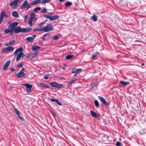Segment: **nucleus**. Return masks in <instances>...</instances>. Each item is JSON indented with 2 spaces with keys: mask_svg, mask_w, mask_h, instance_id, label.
Here are the masks:
<instances>
[{
  "mask_svg": "<svg viewBox=\"0 0 146 146\" xmlns=\"http://www.w3.org/2000/svg\"><path fill=\"white\" fill-rule=\"evenodd\" d=\"M90 113L94 117L97 118L99 117L98 114L96 113L92 110H91L90 111Z\"/></svg>",
  "mask_w": 146,
  "mask_h": 146,
  "instance_id": "nucleus-18",
  "label": "nucleus"
},
{
  "mask_svg": "<svg viewBox=\"0 0 146 146\" xmlns=\"http://www.w3.org/2000/svg\"><path fill=\"white\" fill-rule=\"evenodd\" d=\"M25 68H22L20 70V72L17 74V77L19 78L25 76V74L24 72Z\"/></svg>",
  "mask_w": 146,
  "mask_h": 146,
  "instance_id": "nucleus-4",
  "label": "nucleus"
},
{
  "mask_svg": "<svg viewBox=\"0 0 146 146\" xmlns=\"http://www.w3.org/2000/svg\"><path fill=\"white\" fill-rule=\"evenodd\" d=\"M40 48V46H39L36 45L33 46L32 49L36 51L39 50Z\"/></svg>",
  "mask_w": 146,
  "mask_h": 146,
  "instance_id": "nucleus-22",
  "label": "nucleus"
},
{
  "mask_svg": "<svg viewBox=\"0 0 146 146\" xmlns=\"http://www.w3.org/2000/svg\"><path fill=\"white\" fill-rule=\"evenodd\" d=\"M52 13H49L50 14L49 15H47V14L43 16V17H44L46 18H48L49 19H50V16L51 15Z\"/></svg>",
  "mask_w": 146,
  "mask_h": 146,
  "instance_id": "nucleus-32",
  "label": "nucleus"
},
{
  "mask_svg": "<svg viewBox=\"0 0 146 146\" xmlns=\"http://www.w3.org/2000/svg\"><path fill=\"white\" fill-rule=\"evenodd\" d=\"M144 65H145V64H144V63H142V64H141V65H142V66H144Z\"/></svg>",
  "mask_w": 146,
  "mask_h": 146,
  "instance_id": "nucleus-61",
  "label": "nucleus"
},
{
  "mask_svg": "<svg viewBox=\"0 0 146 146\" xmlns=\"http://www.w3.org/2000/svg\"><path fill=\"white\" fill-rule=\"evenodd\" d=\"M50 100L52 102H55L59 106H62V104L60 102L59 100L56 99H54L53 98H51L50 99Z\"/></svg>",
  "mask_w": 146,
  "mask_h": 146,
  "instance_id": "nucleus-13",
  "label": "nucleus"
},
{
  "mask_svg": "<svg viewBox=\"0 0 146 146\" xmlns=\"http://www.w3.org/2000/svg\"><path fill=\"white\" fill-rule=\"evenodd\" d=\"M5 14V11H3L2 12L0 17V25L1 24L3 21Z\"/></svg>",
  "mask_w": 146,
  "mask_h": 146,
  "instance_id": "nucleus-15",
  "label": "nucleus"
},
{
  "mask_svg": "<svg viewBox=\"0 0 146 146\" xmlns=\"http://www.w3.org/2000/svg\"><path fill=\"white\" fill-rule=\"evenodd\" d=\"M4 16H5V17H6V18H7V17H8V15H5H5H4Z\"/></svg>",
  "mask_w": 146,
  "mask_h": 146,
  "instance_id": "nucleus-58",
  "label": "nucleus"
},
{
  "mask_svg": "<svg viewBox=\"0 0 146 146\" xmlns=\"http://www.w3.org/2000/svg\"><path fill=\"white\" fill-rule=\"evenodd\" d=\"M94 103L95 106H96V107L97 108H99L100 106V104L98 101L97 100H95L94 101Z\"/></svg>",
  "mask_w": 146,
  "mask_h": 146,
  "instance_id": "nucleus-30",
  "label": "nucleus"
},
{
  "mask_svg": "<svg viewBox=\"0 0 146 146\" xmlns=\"http://www.w3.org/2000/svg\"><path fill=\"white\" fill-rule=\"evenodd\" d=\"M58 38L59 37L56 36H54L53 37V39L56 40H57L58 39Z\"/></svg>",
  "mask_w": 146,
  "mask_h": 146,
  "instance_id": "nucleus-45",
  "label": "nucleus"
},
{
  "mask_svg": "<svg viewBox=\"0 0 146 146\" xmlns=\"http://www.w3.org/2000/svg\"><path fill=\"white\" fill-rule=\"evenodd\" d=\"M13 87H11V86H10V89H12V88H13Z\"/></svg>",
  "mask_w": 146,
  "mask_h": 146,
  "instance_id": "nucleus-59",
  "label": "nucleus"
},
{
  "mask_svg": "<svg viewBox=\"0 0 146 146\" xmlns=\"http://www.w3.org/2000/svg\"><path fill=\"white\" fill-rule=\"evenodd\" d=\"M26 39V40L29 42H32L33 41V38L31 37H27Z\"/></svg>",
  "mask_w": 146,
  "mask_h": 146,
  "instance_id": "nucleus-31",
  "label": "nucleus"
},
{
  "mask_svg": "<svg viewBox=\"0 0 146 146\" xmlns=\"http://www.w3.org/2000/svg\"><path fill=\"white\" fill-rule=\"evenodd\" d=\"M17 55L16 58V60L17 61H19L21 59V52Z\"/></svg>",
  "mask_w": 146,
  "mask_h": 146,
  "instance_id": "nucleus-25",
  "label": "nucleus"
},
{
  "mask_svg": "<svg viewBox=\"0 0 146 146\" xmlns=\"http://www.w3.org/2000/svg\"><path fill=\"white\" fill-rule=\"evenodd\" d=\"M120 83L124 86H125L129 84V82H126L123 81H121L120 82Z\"/></svg>",
  "mask_w": 146,
  "mask_h": 146,
  "instance_id": "nucleus-20",
  "label": "nucleus"
},
{
  "mask_svg": "<svg viewBox=\"0 0 146 146\" xmlns=\"http://www.w3.org/2000/svg\"><path fill=\"white\" fill-rule=\"evenodd\" d=\"M35 16V14L33 13H31V14L30 18L33 19Z\"/></svg>",
  "mask_w": 146,
  "mask_h": 146,
  "instance_id": "nucleus-40",
  "label": "nucleus"
},
{
  "mask_svg": "<svg viewBox=\"0 0 146 146\" xmlns=\"http://www.w3.org/2000/svg\"><path fill=\"white\" fill-rule=\"evenodd\" d=\"M51 0H42L41 2V3L42 4H44L47 3L50 1Z\"/></svg>",
  "mask_w": 146,
  "mask_h": 146,
  "instance_id": "nucleus-41",
  "label": "nucleus"
},
{
  "mask_svg": "<svg viewBox=\"0 0 146 146\" xmlns=\"http://www.w3.org/2000/svg\"><path fill=\"white\" fill-rule=\"evenodd\" d=\"M52 114H53V115L54 116H55V114L54 113V114L52 113Z\"/></svg>",
  "mask_w": 146,
  "mask_h": 146,
  "instance_id": "nucleus-63",
  "label": "nucleus"
},
{
  "mask_svg": "<svg viewBox=\"0 0 146 146\" xmlns=\"http://www.w3.org/2000/svg\"><path fill=\"white\" fill-rule=\"evenodd\" d=\"M116 145L117 146H121V143L118 141L116 142Z\"/></svg>",
  "mask_w": 146,
  "mask_h": 146,
  "instance_id": "nucleus-42",
  "label": "nucleus"
},
{
  "mask_svg": "<svg viewBox=\"0 0 146 146\" xmlns=\"http://www.w3.org/2000/svg\"><path fill=\"white\" fill-rule=\"evenodd\" d=\"M49 78L48 76V75H45L44 76V78L45 79H48Z\"/></svg>",
  "mask_w": 146,
  "mask_h": 146,
  "instance_id": "nucleus-49",
  "label": "nucleus"
},
{
  "mask_svg": "<svg viewBox=\"0 0 146 146\" xmlns=\"http://www.w3.org/2000/svg\"><path fill=\"white\" fill-rule=\"evenodd\" d=\"M23 66V63H20L19 64L17 65V67H22Z\"/></svg>",
  "mask_w": 146,
  "mask_h": 146,
  "instance_id": "nucleus-44",
  "label": "nucleus"
},
{
  "mask_svg": "<svg viewBox=\"0 0 146 146\" xmlns=\"http://www.w3.org/2000/svg\"><path fill=\"white\" fill-rule=\"evenodd\" d=\"M39 84L41 87L44 88H49V86L46 85L45 83H39Z\"/></svg>",
  "mask_w": 146,
  "mask_h": 146,
  "instance_id": "nucleus-19",
  "label": "nucleus"
},
{
  "mask_svg": "<svg viewBox=\"0 0 146 146\" xmlns=\"http://www.w3.org/2000/svg\"><path fill=\"white\" fill-rule=\"evenodd\" d=\"M10 44L9 43H9H7L5 44V45L6 46H8Z\"/></svg>",
  "mask_w": 146,
  "mask_h": 146,
  "instance_id": "nucleus-55",
  "label": "nucleus"
},
{
  "mask_svg": "<svg viewBox=\"0 0 146 146\" xmlns=\"http://www.w3.org/2000/svg\"><path fill=\"white\" fill-rule=\"evenodd\" d=\"M38 54V51L35 52L33 54V56L32 57V59H34V58L36 57L37 56Z\"/></svg>",
  "mask_w": 146,
  "mask_h": 146,
  "instance_id": "nucleus-28",
  "label": "nucleus"
},
{
  "mask_svg": "<svg viewBox=\"0 0 146 146\" xmlns=\"http://www.w3.org/2000/svg\"><path fill=\"white\" fill-rule=\"evenodd\" d=\"M20 0H14L10 3L11 6L15 5L17 6L18 5V2L20 1Z\"/></svg>",
  "mask_w": 146,
  "mask_h": 146,
  "instance_id": "nucleus-12",
  "label": "nucleus"
},
{
  "mask_svg": "<svg viewBox=\"0 0 146 146\" xmlns=\"http://www.w3.org/2000/svg\"><path fill=\"white\" fill-rule=\"evenodd\" d=\"M59 17L60 16L58 15H53L50 17L49 20L50 21H53L58 19Z\"/></svg>",
  "mask_w": 146,
  "mask_h": 146,
  "instance_id": "nucleus-11",
  "label": "nucleus"
},
{
  "mask_svg": "<svg viewBox=\"0 0 146 146\" xmlns=\"http://www.w3.org/2000/svg\"><path fill=\"white\" fill-rule=\"evenodd\" d=\"M32 29V28L27 27L22 29V33L28 32L31 31Z\"/></svg>",
  "mask_w": 146,
  "mask_h": 146,
  "instance_id": "nucleus-16",
  "label": "nucleus"
},
{
  "mask_svg": "<svg viewBox=\"0 0 146 146\" xmlns=\"http://www.w3.org/2000/svg\"><path fill=\"white\" fill-rule=\"evenodd\" d=\"M91 19L94 21H96L98 19V16L95 15H94L92 16L91 17Z\"/></svg>",
  "mask_w": 146,
  "mask_h": 146,
  "instance_id": "nucleus-23",
  "label": "nucleus"
},
{
  "mask_svg": "<svg viewBox=\"0 0 146 146\" xmlns=\"http://www.w3.org/2000/svg\"><path fill=\"white\" fill-rule=\"evenodd\" d=\"M33 20V19L30 18L28 21V23L29 24V25L31 26H32L33 25L32 22Z\"/></svg>",
  "mask_w": 146,
  "mask_h": 146,
  "instance_id": "nucleus-35",
  "label": "nucleus"
},
{
  "mask_svg": "<svg viewBox=\"0 0 146 146\" xmlns=\"http://www.w3.org/2000/svg\"><path fill=\"white\" fill-rule=\"evenodd\" d=\"M15 110L16 114L19 118L22 121H23L24 120V118L23 117L21 116L22 114L21 113V112L16 108H15Z\"/></svg>",
  "mask_w": 146,
  "mask_h": 146,
  "instance_id": "nucleus-7",
  "label": "nucleus"
},
{
  "mask_svg": "<svg viewBox=\"0 0 146 146\" xmlns=\"http://www.w3.org/2000/svg\"><path fill=\"white\" fill-rule=\"evenodd\" d=\"M65 0H59V1L60 2H62L65 1Z\"/></svg>",
  "mask_w": 146,
  "mask_h": 146,
  "instance_id": "nucleus-57",
  "label": "nucleus"
},
{
  "mask_svg": "<svg viewBox=\"0 0 146 146\" xmlns=\"http://www.w3.org/2000/svg\"><path fill=\"white\" fill-rule=\"evenodd\" d=\"M27 15H26L25 16V19H26L27 18Z\"/></svg>",
  "mask_w": 146,
  "mask_h": 146,
  "instance_id": "nucleus-60",
  "label": "nucleus"
},
{
  "mask_svg": "<svg viewBox=\"0 0 146 146\" xmlns=\"http://www.w3.org/2000/svg\"><path fill=\"white\" fill-rule=\"evenodd\" d=\"M34 9H41L40 7H38L35 8Z\"/></svg>",
  "mask_w": 146,
  "mask_h": 146,
  "instance_id": "nucleus-54",
  "label": "nucleus"
},
{
  "mask_svg": "<svg viewBox=\"0 0 146 146\" xmlns=\"http://www.w3.org/2000/svg\"><path fill=\"white\" fill-rule=\"evenodd\" d=\"M4 31L5 33H8L11 32H13V30L11 29H7L5 30Z\"/></svg>",
  "mask_w": 146,
  "mask_h": 146,
  "instance_id": "nucleus-27",
  "label": "nucleus"
},
{
  "mask_svg": "<svg viewBox=\"0 0 146 146\" xmlns=\"http://www.w3.org/2000/svg\"><path fill=\"white\" fill-rule=\"evenodd\" d=\"M98 54V53L97 52L94 54H92V58L93 59H94V58H96Z\"/></svg>",
  "mask_w": 146,
  "mask_h": 146,
  "instance_id": "nucleus-37",
  "label": "nucleus"
},
{
  "mask_svg": "<svg viewBox=\"0 0 146 146\" xmlns=\"http://www.w3.org/2000/svg\"><path fill=\"white\" fill-rule=\"evenodd\" d=\"M32 88H27L26 91L28 93H30L31 92Z\"/></svg>",
  "mask_w": 146,
  "mask_h": 146,
  "instance_id": "nucleus-39",
  "label": "nucleus"
},
{
  "mask_svg": "<svg viewBox=\"0 0 146 146\" xmlns=\"http://www.w3.org/2000/svg\"><path fill=\"white\" fill-rule=\"evenodd\" d=\"M77 79L74 78L73 79H70L67 82V83L68 84H71L74 83V82L76 81Z\"/></svg>",
  "mask_w": 146,
  "mask_h": 146,
  "instance_id": "nucleus-21",
  "label": "nucleus"
},
{
  "mask_svg": "<svg viewBox=\"0 0 146 146\" xmlns=\"http://www.w3.org/2000/svg\"><path fill=\"white\" fill-rule=\"evenodd\" d=\"M13 31L15 33H17L20 32L22 33V29L20 26H18L16 27L13 29Z\"/></svg>",
  "mask_w": 146,
  "mask_h": 146,
  "instance_id": "nucleus-5",
  "label": "nucleus"
},
{
  "mask_svg": "<svg viewBox=\"0 0 146 146\" xmlns=\"http://www.w3.org/2000/svg\"><path fill=\"white\" fill-rule=\"evenodd\" d=\"M33 31L34 32H35V31H43L42 28L41 29H38L37 28H35L33 30Z\"/></svg>",
  "mask_w": 146,
  "mask_h": 146,
  "instance_id": "nucleus-36",
  "label": "nucleus"
},
{
  "mask_svg": "<svg viewBox=\"0 0 146 146\" xmlns=\"http://www.w3.org/2000/svg\"><path fill=\"white\" fill-rule=\"evenodd\" d=\"M45 21H44V22H42L41 23H40L39 25V26L40 27H41L42 25L45 23Z\"/></svg>",
  "mask_w": 146,
  "mask_h": 146,
  "instance_id": "nucleus-46",
  "label": "nucleus"
},
{
  "mask_svg": "<svg viewBox=\"0 0 146 146\" xmlns=\"http://www.w3.org/2000/svg\"><path fill=\"white\" fill-rule=\"evenodd\" d=\"M10 60H8L5 64L3 67V70H6L7 69L10 63Z\"/></svg>",
  "mask_w": 146,
  "mask_h": 146,
  "instance_id": "nucleus-10",
  "label": "nucleus"
},
{
  "mask_svg": "<svg viewBox=\"0 0 146 146\" xmlns=\"http://www.w3.org/2000/svg\"><path fill=\"white\" fill-rule=\"evenodd\" d=\"M41 0H35L32 2L31 4H28L27 0L25 1L21 6V9L26 8L29 9L31 7V5H34L38 4L41 2Z\"/></svg>",
  "mask_w": 146,
  "mask_h": 146,
  "instance_id": "nucleus-1",
  "label": "nucleus"
},
{
  "mask_svg": "<svg viewBox=\"0 0 146 146\" xmlns=\"http://www.w3.org/2000/svg\"><path fill=\"white\" fill-rule=\"evenodd\" d=\"M1 51L3 52H8V51L7 50V48H6L3 49L1 50Z\"/></svg>",
  "mask_w": 146,
  "mask_h": 146,
  "instance_id": "nucleus-43",
  "label": "nucleus"
},
{
  "mask_svg": "<svg viewBox=\"0 0 146 146\" xmlns=\"http://www.w3.org/2000/svg\"><path fill=\"white\" fill-rule=\"evenodd\" d=\"M77 75V73H75V74L73 75V76H76Z\"/></svg>",
  "mask_w": 146,
  "mask_h": 146,
  "instance_id": "nucleus-56",
  "label": "nucleus"
},
{
  "mask_svg": "<svg viewBox=\"0 0 146 146\" xmlns=\"http://www.w3.org/2000/svg\"><path fill=\"white\" fill-rule=\"evenodd\" d=\"M7 48L8 51L12 50L14 49V48L11 46H8Z\"/></svg>",
  "mask_w": 146,
  "mask_h": 146,
  "instance_id": "nucleus-34",
  "label": "nucleus"
},
{
  "mask_svg": "<svg viewBox=\"0 0 146 146\" xmlns=\"http://www.w3.org/2000/svg\"><path fill=\"white\" fill-rule=\"evenodd\" d=\"M22 85L25 86L27 88H32V85L28 84H22Z\"/></svg>",
  "mask_w": 146,
  "mask_h": 146,
  "instance_id": "nucleus-24",
  "label": "nucleus"
},
{
  "mask_svg": "<svg viewBox=\"0 0 146 146\" xmlns=\"http://www.w3.org/2000/svg\"><path fill=\"white\" fill-rule=\"evenodd\" d=\"M36 36V35H32L31 37L33 38V40L35 38Z\"/></svg>",
  "mask_w": 146,
  "mask_h": 146,
  "instance_id": "nucleus-47",
  "label": "nucleus"
},
{
  "mask_svg": "<svg viewBox=\"0 0 146 146\" xmlns=\"http://www.w3.org/2000/svg\"><path fill=\"white\" fill-rule=\"evenodd\" d=\"M23 48L22 47H19L16 50L15 52H14V54H16L17 53H18L19 52H21V56L22 57H24L25 56V55L23 52Z\"/></svg>",
  "mask_w": 146,
  "mask_h": 146,
  "instance_id": "nucleus-6",
  "label": "nucleus"
},
{
  "mask_svg": "<svg viewBox=\"0 0 146 146\" xmlns=\"http://www.w3.org/2000/svg\"><path fill=\"white\" fill-rule=\"evenodd\" d=\"M96 86V85H93L91 87V89H94V87Z\"/></svg>",
  "mask_w": 146,
  "mask_h": 146,
  "instance_id": "nucleus-53",
  "label": "nucleus"
},
{
  "mask_svg": "<svg viewBox=\"0 0 146 146\" xmlns=\"http://www.w3.org/2000/svg\"><path fill=\"white\" fill-rule=\"evenodd\" d=\"M50 86L56 88L58 89H60L62 87L63 85L62 84H58L56 82H50Z\"/></svg>",
  "mask_w": 146,
  "mask_h": 146,
  "instance_id": "nucleus-2",
  "label": "nucleus"
},
{
  "mask_svg": "<svg viewBox=\"0 0 146 146\" xmlns=\"http://www.w3.org/2000/svg\"><path fill=\"white\" fill-rule=\"evenodd\" d=\"M50 35L49 34V33H46L45 34H44V35H43V36L44 37H45L48 36H49Z\"/></svg>",
  "mask_w": 146,
  "mask_h": 146,
  "instance_id": "nucleus-48",
  "label": "nucleus"
},
{
  "mask_svg": "<svg viewBox=\"0 0 146 146\" xmlns=\"http://www.w3.org/2000/svg\"><path fill=\"white\" fill-rule=\"evenodd\" d=\"M82 70L81 68H73L72 69V73H77L78 72L81 71Z\"/></svg>",
  "mask_w": 146,
  "mask_h": 146,
  "instance_id": "nucleus-17",
  "label": "nucleus"
},
{
  "mask_svg": "<svg viewBox=\"0 0 146 146\" xmlns=\"http://www.w3.org/2000/svg\"><path fill=\"white\" fill-rule=\"evenodd\" d=\"M15 42V40H11L9 42V43L10 45H12L14 44Z\"/></svg>",
  "mask_w": 146,
  "mask_h": 146,
  "instance_id": "nucleus-38",
  "label": "nucleus"
},
{
  "mask_svg": "<svg viewBox=\"0 0 146 146\" xmlns=\"http://www.w3.org/2000/svg\"><path fill=\"white\" fill-rule=\"evenodd\" d=\"M19 24V23L17 22H15L11 23L9 26V27L11 29H14Z\"/></svg>",
  "mask_w": 146,
  "mask_h": 146,
  "instance_id": "nucleus-8",
  "label": "nucleus"
},
{
  "mask_svg": "<svg viewBox=\"0 0 146 146\" xmlns=\"http://www.w3.org/2000/svg\"><path fill=\"white\" fill-rule=\"evenodd\" d=\"M10 70L11 72H12L15 71V69L13 68H12L10 69Z\"/></svg>",
  "mask_w": 146,
  "mask_h": 146,
  "instance_id": "nucleus-50",
  "label": "nucleus"
},
{
  "mask_svg": "<svg viewBox=\"0 0 146 146\" xmlns=\"http://www.w3.org/2000/svg\"><path fill=\"white\" fill-rule=\"evenodd\" d=\"M42 28L43 31L45 32L51 31L53 29L52 25L50 24H48L46 27H43Z\"/></svg>",
  "mask_w": 146,
  "mask_h": 146,
  "instance_id": "nucleus-3",
  "label": "nucleus"
},
{
  "mask_svg": "<svg viewBox=\"0 0 146 146\" xmlns=\"http://www.w3.org/2000/svg\"><path fill=\"white\" fill-rule=\"evenodd\" d=\"M2 36V35L0 33V37H1Z\"/></svg>",
  "mask_w": 146,
  "mask_h": 146,
  "instance_id": "nucleus-62",
  "label": "nucleus"
},
{
  "mask_svg": "<svg viewBox=\"0 0 146 146\" xmlns=\"http://www.w3.org/2000/svg\"><path fill=\"white\" fill-rule=\"evenodd\" d=\"M98 98L104 105L106 106H107V102L103 97L99 96L98 97Z\"/></svg>",
  "mask_w": 146,
  "mask_h": 146,
  "instance_id": "nucleus-9",
  "label": "nucleus"
},
{
  "mask_svg": "<svg viewBox=\"0 0 146 146\" xmlns=\"http://www.w3.org/2000/svg\"><path fill=\"white\" fill-rule=\"evenodd\" d=\"M12 15L13 17L16 18H18L19 17V15L18 13L15 11H14L13 12Z\"/></svg>",
  "mask_w": 146,
  "mask_h": 146,
  "instance_id": "nucleus-26",
  "label": "nucleus"
},
{
  "mask_svg": "<svg viewBox=\"0 0 146 146\" xmlns=\"http://www.w3.org/2000/svg\"><path fill=\"white\" fill-rule=\"evenodd\" d=\"M46 10H41V12L43 13L46 12Z\"/></svg>",
  "mask_w": 146,
  "mask_h": 146,
  "instance_id": "nucleus-52",
  "label": "nucleus"
},
{
  "mask_svg": "<svg viewBox=\"0 0 146 146\" xmlns=\"http://www.w3.org/2000/svg\"><path fill=\"white\" fill-rule=\"evenodd\" d=\"M41 38H42V40L43 41H44L45 40V37H44L43 36L41 37Z\"/></svg>",
  "mask_w": 146,
  "mask_h": 146,
  "instance_id": "nucleus-51",
  "label": "nucleus"
},
{
  "mask_svg": "<svg viewBox=\"0 0 146 146\" xmlns=\"http://www.w3.org/2000/svg\"><path fill=\"white\" fill-rule=\"evenodd\" d=\"M73 56V55H68L66 56V58L67 60H69L71 59Z\"/></svg>",
  "mask_w": 146,
  "mask_h": 146,
  "instance_id": "nucleus-33",
  "label": "nucleus"
},
{
  "mask_svg": "<svg viewBox=\"0 0 146 146\" xmlns=\"http://www.w3.org/2000/svg\"><path fill=\"white\" fill-rule=\"evenodd\" d=\"M50 100L52 102H55L59 106H62V104L60 102L59 100L56 99H54L53 98H51L50 99Z\"/></svg>",
  "mask_w": 146,
  "mask_h": 146,
  "instance_id": "nucleus-14",
  "label": "nucleus"
},
{
  "mask_svg": "<svg viewBox=\"0 0 146 146\" xmlns=\"http://www.w3.org/2000/svg\"><path fill=\"white\" fill-rule=\"evenodd\" d=\"M62 68L64 70H65V68L64 67H62Z\"/></svg>",
  "mask_w": 146,
  "mask_h": 146,
  "instance_id": "nucleus-64",
  "label": "nucleus"
},
{
  "mask_svg": "<svg viewBox=\"0 0 146 146\" xmlns=\"http://www.w3.org/2000/svg\"><path fill=\"white\" fill-rule=\"evenodd\" d=\"M72 3L71 2H70L69 1L66 2L65 3V5L66 6H69L72 5Z\"/></svg>",
  "mask_w": 146,
  "mask_h": 146,
  "instance_id": "nucleus-29",
  "label": "nucleus"
}]
</instances>
